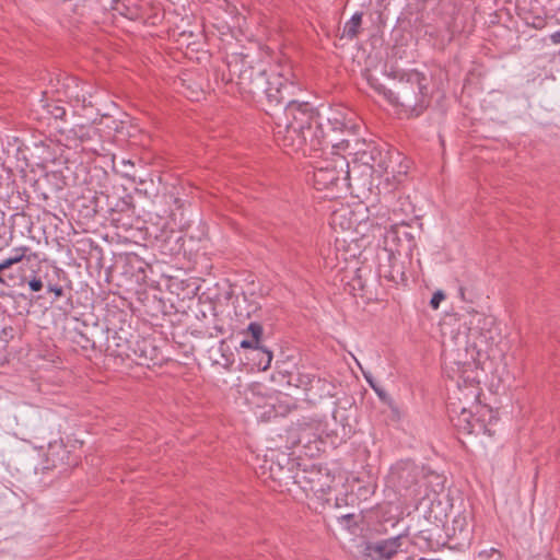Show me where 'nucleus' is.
Returning <instances> with one entry per match:
<instances>
[{"instance_id": "c9c22d12", "label": "nucleus", "mask_w": 560, "mask_h": 560, "mask_svg": "<svg viewBox=\"0 0 560 560\" xmlns=\"http://www.w3.org/2000/svg\"><path fill=\"white\" fill-rule=\"evenodd\" d=\"M551 39L556 44H560V30L551 35Z\"/></svg>"}, {"instance_id": "cd10ccee", "label": "nucleus", "mask_w": 560, "mask_h": 560, "mask_svg": "<svg viewBox=\"0 0 560 560\" xmlns=\"http://www.w3.org/2000/svg\"><path fill=\"white\" fill-rule=\"evenodd\" d=\"M48 112L56 120L59 119V120L66 121V117H67L66 107H63L59 104H49Z\"/></svg>"}, {"instance_id": "58836bf2", "label": "nucleus", "mask_w": 560, "mask_h": 560, "mask_svg": "<svg viewBox=\"0 0 560 560\" xmlns=\"http://www.w3.org/2000/svg\"><path fill=\"white\" fill-rule=\"evenodd\" d=\"M354 518V515L353 514H347V515H342L340 517L341 521H347V522H350Z\"/></svg>"}, {"instance_id": "9d476101", "label": "nucleus", "mask_w": 560, "mask_h": 560, "mask_svg": "<svg viewBox=\"0 0 560 560\" xmlns=\"http://www.w3.org/2000/svg\"><path fill=\"white\" fill-rule=\"evenodd\" d=\"M398 249L384 247L382 253L378 254V275L389 282L396 284L405 282L406 276L404 265L399 260Z\"/></svg>"}, {"instance_id": "0eeeda50", "label": "nucleus", "mask_w": 560, "mask_h": 560, "mask_svg": "<svg viewBox=\"0 0 560 560\" xmlns=\"http://www.w3.org/2000/svg\"><path fill=\"white\" fill-rule=\"evenodd\" d=\"M275 141L281 147L285 153H302L303 155L317 156L318 152L326 149H312L310 135L300 128L278 119L273 128Z\"/></svg>"}, {"instance_id": "5701e85b", "label": "nucleus", "mask_w": 560, "mask_h": 560, "mask_svg": "<svg viewBox=\"0 0 560 560\" xmlns=\"http://www.w3.org/2000/svg\"><path fill=\"white\" fill-rule=\"evenodd\" d=\"M51 269H52V277L49 275V272L46 270H44V267H39V277H40V282H42V290L46 287V289L48 290V283H56L57 280L60 279V276H66L65 271L59 268V267H56V266H51Z\"/></svg>"}, {"instance_id": "393cba45", "label": "nucleus", "mask_w": 560, "mask_h": 560, "mask_svg": "<svg viewBox=\"0 0 560 560\" xmlns=\"http://www.w3.org/2000/svg\"><path fill=\"white\" fill-rule=\"evenodd\" d=\"M127 265L136 269L137 273H132V276H137V278L141 279L145 278V268L147 264L136 254H129L126 257Z\"/></svg>"}, {"instance_id": "6ab92c4d", "label": "nucleus", "mask_w": 560, "mask_h": 560, "mask_svg": "<svg viewBox=\"0 0 560 560\" xmlns=\"http://www.w3.org/2000/svg\"><path fill=\"white\" fill-rule=\"evenodd\" d=\"M10 257L18 267L32 257L37 258V252L32 250L28 246H18L12 248Z\"/></svg>"}, {"instance_id": "423d86ee", "label": "nucleus", "mask_w": 560, "mask_h": 560, "mask_svg": "<svg viewBox=\"0 0 560 560\" xmlns=\"http://www.w3.org/2000/svg\"><path fill=\"white\" fill-rule=\"evenodd\" d=\"M354 162L368 166L373 172L390 174L394 178L407 175L409 162L402 163L404 158L398 151H383L374 143H368L354 153Z\"/></svg>"}, {"instance_id": "c85d7f7f", "label": "nucleus", "mask_w": 560, "mask_h": 560, "mask_svg": "<svg viewBox=\"0 0 560 560\" xmlns=\"http://www.w3.org/2000/svg\"><path fill=\"white\" fill-rule=\"evenodd\" d=\"M404 225L406 224L405 223V220H394L393 223L390 224V229L388 231H386L385 233V242L387 243L388 238H392V240H395L398 237V230H397V225Z\"/></svg>"}, {"instance_id": "f3484780", "label": "nucleus", "mask_w": 560, "mask_h": 560, "mask_svg": "<svg viewBox=\"0 0 560 560\" xmlns=\"http://www.w3.org/2000/svg\"><path fill=\"white\" fill-rule=\"evenodd\" d=\"M69 138L79 140L82 144L98 135V130L91 125H75L69 130Z\"/></svg>"}, {"instance_id": "72a5a7b5", "label": "nucleus", "mask_w": 560, "mask_h": 560, "mask_svg": "<svg viewBox=\"0 0 560 560\" xmlns=\"http://www.w3.org/2000/svg\"><path fill=\"white\" fill-rule=\"evenodd\" d=\"M0 229L2 230V233L0 232V249H2L4 247L9 246L11 237L5 236V226L4 225H2Z\"/></svg>"}, {"instance_id": "a211bd4d", "label": "nucleus", "mask_w": 560, "mask_h": 560, "mask_svg": "<svg viewBox=\"0 0 560 560\" xmlns=\"http://www.w3.org/2000/svg\"><path fill=\"white\" fill-rule=\"evenodd\" d=\"M362 12H355L351 19L345 24L342 36L352 40L359 34V28L362 23Z\"/></svg>"}, {"instance_id": "20e7f679", "label": "nucleus", "mask_w": 560, "mask_h": 560, "mask_svg": "<svg viewBox=\"0 0 560 560\" xmlns=\"http://www.w3.org/2000/svg\"><path fill=\"white\" fill-rule=\"evenodd\" d=\"M320 114L307 102L289 101L284 107L283 116L278 119L300 128L310 135L312 149L335 148L336 144L328 140V135L323 130ZM348 147V141H341L337 147Z\"/></svg>"}, {"instance_id": "c756f323", "label": "nucleus", "mask_w": 560, "mask_h": 560, "mask_svg": "<svg viewBox=\"0 0 560 560\" xmlns=\"http://www.w3.org/2000/svg\"><path fill=\"white\" fill-rule=\"evenodd\" d=\"M47 292L52 293L55 299H59L65 295L63 287L61 284H59V282L48 283Z\"/></svg>"}, {"instance_id": "a878e982", "label": "nucleus", "mask_w": 560, "mask_h": 560, "mask_svg": "<svg viewBox=\"0 0 560 560\" xmlns=\"http://www.w3.org/2000/svg\"><path fill=\"white\" fill-rule=\"evenodd\" d=\"M350 288V292L353 294V296H366V289L365 284L362 281V277L359 272H357L355 277L352 278V280L348 283Z\"/></svg>"}, {"instance_id": "b1692460", "label": "nucleus", "mask_w": 560, "mask_h": 560, "mask_svg": "<svg viewBox=\"0 0 560 560\" xmlns=\"http://www.w3.org/2000/svg\"><path fill=\"white\" fill-rule=\"evenodd\" d=\"M51 269H52V277L49 275V272L46 270H44V267H39V277H40V282H42V290L46 287V289L48 290V283H56L57 280L60 279V276H66L65 271L59 268V267H56V266H51Z\"/></svg>"}, {"instance_id": "412c9836", "label": "nucleus", "mask_w": 560, "mask_h": 560, "mask_svg": "<svg viewBox=\"0 0 560 560\" xmlns=\"http://www.w3.org/2000/svg\"><path fill=\"white\" fill-rule=\"evenodd\" d=\"M270 470V478L276 481L279 486H287L289 483V480L293 478L291 475L290 469H284L280 465H277V467H273V464L269 467Z\"/></svg>"}, {"instance_id": "bb28decb", "label": "nucleus", "mask_w": 560, "mask_h": 560, "mask_svg": "<svg viewBox=\"0 0 560 560\" xmlns=\"http://www.w3.org/2000/svg\"><path fill=\"white\" fill-rule=\"evenodd\" d=\"M73 342L80 346L83 350L94 349L95 347V342L82 332H78L73 337Z\"/></svg>"}, {"instance_id": "e433bc0d", "label": "nucleus", "mask_w": 560, "mask_h": 560, "mask_svg": "<svg viewBox=\"0 0 560 560\" xmlns=\"http://www.w3.org/2000/svg\"><path fill=\"white\" fill-rule=\"evenodd\" d=\"M366 380L370 383V385L374 388V390L377 393V395L383 399L385 397L384 393L382 390H380L378 388H376L374 386V384L369 378H366Z\"/></svg>"}, {"instance_id": "1a4fd4ad", "label": "nucleus", "mask_w": 560, "mask_h": 560, "mask_svg": "<svg viewBox=\"0 0 560 560\" xmlns=\"http://www.w3.org/2000/svg\"><path fill=\"white\" fill-rule=\"evenodd\" d=\"M46 259L40 258L37 253V258H30L23 265L16 267L15 275L10 273L9 278L15 285H27L31 292L42 291V282L39 277V267H44Z\"/></svg>"}, {"instance_id": "2eb2a0df", "label": "nucleus", "mask_w": 560, "mask_h": 560, "mask_svg": "<svg viewBox=\"0 0 560 560\" xmlns=\"http://www.w3.org/2000/svg\"><path fill=\"white\" fill-rule=\"evenodd\" d=\"M131 342L127 339H122L119 332H115L110 339L107 340L106 351L110 355L117 358H131Z\"/></svg>"}, {"instance_id": "39448f33", "label": "nucleus", "mask_w": 560, "mask_h": 560, "mask_svg": "<svg viewBox=\"0 0 560 560\" xmlns=\"http://www.w3.org/2000/svg\"><path fill=\"white\" fill-rule=\"evenodd\" d=\"M313 168L315 189L342 191L350 188L349 162L343 155L332 153L331 159L316 162Z\"/></svg>"}, {"instance_id": "f03ea898", "label": "nucleus", "mask_w": 560, "mask_h": 560, "mask_svg": "<svg viewBox=\"0 0 560 560\" xmlns=\"http://www.w3.org/2000/svg\"><path fill=\"white\" fill-rule=\"evenodd\" d=\"M363 72L369 85L394 106L416 115L422 112L423 98L432 93L424 72Z\"/></svg>"}, {"instance_id": "a19ab883", "label": "nucleus", "mask_w": 560, "mask_h": 560, "mask_svg": "<svg viewBox=\"0 0 560 560\" xmlns=\"http://www.w3.org/2000/svg\"><path fill=\"white\" fill-rule=\"evenodd\" d=\"M215 329L220 332V334H223V329L221 327H215Z\"/></svg>"}, {"instance_id": "9b49d317", "label": "nucleus", "mask_w": 560, "mask_h": 560, "mask_svg": "<svg viewBox=\"0 0 560 560\" xmlns=\"http://www.w3.org/2000/svg\"><path fill=\"white\" fill-rule=\"evenodd\" d=\"M246 334L250 336V339H244L240 346L243 349H250L257 354L261 355V359L255 363V366L259 371H266L272 361V352L261 346V338L264 334L262 325L258 322H250L247 326Z\"/></svg>"}, {"instance_id": "ddd939ff", "label": "nucleus", "mask_w": 560, "mask_h": 560, "mask_svg": "<svg viewBox=\"0 0 560 560\" xmlns=\"http://www.w3.org/2000/svg\"><path fill=\"white\" fill-rule=\"evenodd\" d=\"M46 468H59L61 471L79 464V457L60 440L50 442L46 452Z\"/></svg>"}, {"instance_id": "2f4dec72", "label": "nucleus", "mask_w": 560, "mask_h": 560, "mask_svg": "<svg viewBox=\"0 0 560 560\" xmlns=\"http://www.w3.org/2000/svg\"><path fill=\"white\" fill-rule=\"evenodd\" d=\"M339 116H340L339 113H334V117H330V116L327 117L328 121H331V120L335 121L334 127H332L334 130L342 129V128L347 127V125L343 121V119H340Z\"/></svg>"}, {"instance_id": "dca6fc26", "label": "nucleus", "mask_w": 560, "mask_h": 560, "mask_svg": "<svg viewBox=\"0 0 560 560\" xmlns=\"http://www.w3.org/2000/svg\"><path fill=\"white\" fill-rule=\"evenodd\" d=\"M194 73L195 72H182V75L174 81V84L177 89H182V93L186 97L192 101H199L203 95V88L200 84H186L187 81L191 80V74Z\"/></svg>"}, {"instance_id": "7ed1b4c3", "label": "nucleus", "mask_w": 560, "mask_h": 560, "mask_svg": "<svg viewBox=\"0 0 560 560\" xmlns=\"http://www.w3.org/2000/svg\"><path fill=\"white\" fill-rule=\"evenodd\" d=\"M221 80L233 83L241 92L255 94L262 90L270 104H282L296 88L294 72H221Z\"/></svg>"}, {"instance_id": "ea45409f", "label": "nucleus", "mask_w": 560, "mask_h": 560, "mask_svg": "<svg viewBox=\"0 0 560 560\" xmlns=\"http://www.w3.org/2000/svg\"><path fill=\"white\" fill-rule=\"evenodd\" d=\"M246 58H247V56H246V55H245V56H243V59H242V61H243V67L253 68V66H252V65H246V62H245V59H246Z\"/></svg>"}, {"instance_id": "4468645a", "label": "nucleus", "mask_w": 560, "mask_h": 560, "mask_svg": "<svg viewBox=\"0 0 560 560\" xmlns=\"http://www.w3.org/2000/svg\"><path fill=\"white\" fill-rule=\"evenodd\" d=\"M131 358L140 365H155L160 361V351L150 339L141 338L131 346Z\"/></svg>"}, {"instance_id": "aec40b11", "label": "nucleus", "mask_w": 560, "mask_h": 560, "mask_svg": "<svg viewBox=\"0 0 560 560\" xmlns=\"http://www.w3.org/2000/svg\"><path fill=\"white\" fill-rule=\"evenodd\" d=\"M452 352L457 361H472L471 355L467 352L465 345L455 348L454 345H444L442 352L443 369L445 370V354Z\"/></svg>"}, {"instance_id": "f257e3e1", "label": "nucleus", "mask_w": 560, "mask_h": 560, "mask_svg": "<svg viewBox=\"0 0 560 560\" xmlns=\"http://www.w3.org/2000/svg\"><path fill=\"white\" fill-rule=\"evenodd\" d=\"M445 372L457 384L448 398L447 411L458 434L492 436V422H497L493 411L480 405L481 388L479 371L475 361H457L452 352L445 354Z\"/></svg>"}, {"instance_id": "4be33fe9", "label": "nucleus", "mask_w": 560, "mask_h": 560, "mask_svg": "<svg viewBox=\"0 0 560 560\" xmlns=\"http://www.w3.org/2000/svg\"><path fill=\"white\" fill-rule=\"evenodd\" d=\"M51 269H52V277L49 275V272L46 270H44V267H39V277H40V282H42V290L46 287V289L48 290V283H56L57 280L60 279V276H66L65 271L59 268V267H56V266H51Z\"/></svg>"}, {"instance_id": "473e14b6", "label": "nucleus", "mask_w": 560, "mask_h": 560, "mask_svg": "<svg viewBox=\"0 0 560 560\" xmlns=\"http://www.w3.org/2000/svg\"><path fill=\"white\" fill-rule=\"evenodd\" d=\"M444 299L445 294L442 291H436L430 300L431 307L436 310L440 306L441 301Z\"/></svg>"}, {"instance_id": "79ce46f5", "label": "nucleus", "mask_w": 560, "mask_h": 560, "mask_svg": "<svg viewBox=\"0 0 560 560\" xmlns=\"http://www.w3.org/2000/svg\"><path fill=\"white\" fill-rule=\"evenodd\" d=\"M327 197H329V198H336V197H338V196L332 194V195H327Z\"/></svg>"}, {"instance_id": "4c0bfd02", "label": "nucleus", "mask_w": 560, "mask_h": 560, "mask_svg": "<svg viewBox=\"0 0 560 560\" xmlns=\"http://www.w3.org/2000/svg\"><path fill=\"white\" fill-rule=\"evenodd\" d=\"M260 359H261V355L257 354L256 352H254L252 350V361H253V364L255 365V363L258 362Z\"/></svg>"}, {"instance_id": "7c9ffc66", "label": "nucleus", "mask_w": 560, "mask_h": 560, "mask_svg": "<svg viewBox=\"0 0 560 560\" xmlns=\"http://www.w3.org/2000/svg\"><path fill=\"white\" fill-rule=\"evenodd\" d=\"M494 555H497V556H498V558H497L495 560H500V559L502 558L501 552H500L498 549H495V548H490V549L481 550V551L479 552V557H480V558H486V559H490V558H492Z\"/></svg>"}, {"instance_id": "f8f14e48", "label": "nucleus", "mask_w": 560, "mask_h": 560, "mask_svg": "<svg viewBox=\"0 0 560 560\" xmlns=\"http://www.w3.org/2000/svg\"><path fill=\"white\" fill-rule=\"evenodd\" d=\"M402 535L366 544L362 560H390L401 548Z\"/></svg>"}, {"instance_id": "f704fd0d", "label": "nucleus", "mask_w": 560, "mask_h": 560, "mask_svg": "<svg viewBox=\"0 0 560 560\" xmlns=\"http://www.w3.org/2000/svg\"><path fill=\"white\" fill-rule=\"evenodd\" d=\"M13 266H15V264L10 256L0 261V267L2 271L11 269Z\"/></svg>"}, {"instance_id": "6e6552de", "label": "nucleus", "mask_w": 560, "mask_h": 560, "mask_svg": "<svg viewBox=\"0 0 560 560\" xmlns=\"http://www.w3.org/2000/svg\"><path fill=\"white\" fill-rule=\"evenodd\" d=\"M288 384L303 389L305 399L311 402L329 395L328 382L304 368L290 372Z\"/></svg>"}]
</instances>
